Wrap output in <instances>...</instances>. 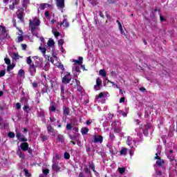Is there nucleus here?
<instances>
[{"mask_svg": "<svg viewBox=\"0 0 177 177\" xmlns=\"http://www.w3.org/2000/svg\"><path fill=\"white\" fill-rule=\"evenodd\" d=\"M41 24V21L38 17H34L32 20H30V28H31V32L35 37H38V32H39V25Z\"/></svg>", "mask_w": 177, "mask_h": 177, "instance_id": "nucleus-1", "label": "nucleus"}, {"mask_svg": "<svg viewBox=\"0 0 177 177\" xmlns=\"http://www.w3.org/2000/svg\"><path fill=\"white\" fill-rule=\"evenodd\" d=\"M22 7L27 9L28 5H30V0H21ZM20 3V0H10L9 8L11 10H13L17 5Z\"/></svg>", "mask_w": 177, "mask_h": 177, "instance_id": "nucleus-2", "label": "nucleus"}, {"mask_svg": "<svg viewBox=\"0 0 177 177\" xmlns=\"http://www.w3.org/2000/svg\"><path fill=\"white\" fill-rule=\"evenodd\" d=\"M53 17V19L50 21V24H51L53 34L54 35L55 38H57V37H59V35H60V32H59L57 31V29H56V28H55V27H53V24H56L57 28H59V26L60 23H59L57 21V19H56V18L55 17Z\"/></svg>", "mask_w": 177, "mask_h": 177, "instance_id": "nucleus-3", "label": "nucleus"}, {"mask_svg": "<svg viewBox=\"0 0 177 177\" xmlns=\"http://www.w3.org/2000/svg\"><path fill=\"white\" fill-rule=\"evenodd\" d=\"M156 153L155 159L156 160V165L158 167H162L164 165V160L160 158V156H161V146H158L156 149Z\"/></svg>", "mask_w": 177, "mask_h": 177, "instance_id": "nucleus-4", "label": "nucleus"}, {"mask_svg": "<svg viewBox=\"0 0 177 177\" xmlns=\"http://www.w3.org/2000/svg\"><path fill=\"white\" fill-rule=\"evenodd\" d=\"M39 50L41 52L44 57L46 58V60H48V62H50L51 63L54 64L53 60L52 59V57L50 56L47 55L46 53V45L42 44V43L40 44V46L39 47Z\"/></svg>", "mask_w": 177, "mask_h": 177, "instance_id": "nucleus-5", "label": "nucleus"}, {"mask_svg": "<svg viewBox=\"0 0 177 177\" xmlns=\"http://www.w3.org/2000/svg\"><path fill=\"white\" fill-rule=\"evenodd\" d=\"M71 74L68 72H65L62 77L63 84H69L70 81H71Z\"/></svg>", "mask_w": 177, "mask_h": 177, "instance_id": "nucleus-6", "label": "nucleus"}, {"mask_svg": "<svg viewBox=\"0 0 177 177\" xmlns=\"http://www.w3.org/2000/svg\"><path fill=\"white\" fill-rule=\"evenodd\" d=\"M53 56L54 57V59H55L56 60V63H55L54 62V66H56V67H58V68H61L62 70H64V66H63V64H62V63H60L59 62V58L57 57V56H56V54H55V53H53Z\"/></svg>", "mask_w": 177, "mask_h": 177, "instance_id": "nucleus-7", "label": "nucleus"}, {"mask_svg": "<svg viewBox=\"0 0 177 177\" xmlns=\"http://www.w3.org/2000/svg\"><path fill=\"white\" fill-rule=\"evenodd\" d=\"M127 143L128 146H129V147H131V149H133V147H136V142L130 136L127 137Z\"/></svg>", "mask_w": 177, "mask_h": 177, "instance_id": "nucleus-8", "label": "nucleus"}, {"mask_svg": "<svg viewBox=\"0 0 177 177\" xmlns=\"http://www.w3.org/2000/svg\"><path fill=\"white\" fill-rule=\"evenodd\" d=\"M61 95L64 99H68V97H70L72 94L68 91H66L64 92V88H63V86H61Z\"/></svg>", "mask_w": 177, "mask_h": 177, "instance_id": "nucleus-9", "label": "nucleus"}, {"mask_svg": "<svg viewBox=\"0 0 177 177\" xmlns=\"http://www.w3.org/2000/svg\"><path fill=\"white\" fill-rule=\"evenodd\" d=\"M140 129H142L144 135L147 136V135H149V131L150 130V124H144Z\"/></svg>", "mask_w": 177, "mask_h": 177, "instance_id": "nucleus-10", "label": "nucleus"}, {"mask_svg": "<svg viewBox=\"0 0 177 177\" xmlns=\"http://www.w3.org/2000/svg\"><path fill=\"white\" fill-rule=\"evenodd\" d=\"M174 153V151L170 150H166V154L167 156V158L170 160V161H173V164L176 163V165H177V162L176 160H174V156L172 155V153Z\"/></svg>", "mask_w": 177, "mask_h": 177, "instance_id": "nucleus-11", "label": "nucleus"}, {"mask_svg": "<svg viewBox=\"0 0 177 177\" xmlns=\"http://www.w3.org/2000/svg\"><path fill=\"white\" fill-rule=\"evenodd\" d=\"M56 5L58 9L63 12V8H64V0H56Z\"/></svg>", "mask_w": 177, "mask_h": 177, "instance_id": "nucleus-12", "label": "nucleus"}, {"mask_svg": "<svg viewBox=\"0 0 177 177\" xmlns=\"http://www.w3.org/2000/svg\"><path fill=\"white\" fill-rule=\"evenodd\" d=\"M0 34L1 38L3 39L8 36V33L6 32V29L4 26H0Z\"/></svg>", "mask_w": 177, "mask_h": 177, "instance_id": "nucleus-13", "label": "nucleus"}, {"mask_svg": "<svg viewBox=\"0 0 177 177\" xmlns=\"http://www.w3.org/2000/svg\"><path fill=\"white\" fill-rule=\"evenodd\" d=\"M47 131L48 133H49V135H51L52 136H56V134L57 133V131H55V129H53V128H52V126L50 125L47 126Z\"/></svg>", "mask_w": 177, "mask_h": 177, "instance_id": "nucleus-14", "label": "nucleus"}, {"mask_svg": "<svg viewBox=\"0 0 177 177\" xmlns=\"http://www.w3.org/2000/svg\"><path fill=\"white\" fill-rule=\"evenodd\" d=\"M82 60H84V58L82 57H79L78 60L71 59V62L74 63V66H81V64H82Z\"/></svg>", "mask_w": 177, "mask_h": 177, "instance_id": "nucleus-15", "label": "nucleus"}, {"mask_svg": "<svg viewBox=\"0 0 177 177\" xmlns=\"http://www.w3.org/2000/svg\"><path fill=\"white\" fill-rule=\"evenodd\" d=\"M100 86H102V79L98 77L96 80V84L94 86V89L95 91H99V89H100Z\"/></svg>", "mask_w": 177, "mask_h": 177, "instance_id": "nucleus-16", "label": "nucleus"}, {"mask_svg": "<svg viewBox=\"0 0 177 177\" xmlns=\"http://www.w3.org/2000/svg\"><path fill=\"white\" fill-rule=\"evenodd\" d=\"M62 26L64 27V28H68L70 27V24L67 21V19L64 18L63 21L59 23V26L62 27Z\"/></svg>", "mask_w": 177, "mask_h": 177, "instance_id": "nucleus-17", "label": "nucleus"}, {"mask_svg": "<svg viewBox=\"0 0 177 177\" xmlns=\"http://www.w3.org/2000/svg\"><path fill=\"white\" fill-rule=\"evenodd\" d=\"M81 71L80 70V66H77V65H75L73 66V74L75 75V76H77L78 75V74H80V72Z\"/></svg>", "mask_w": 177, "mask_h": 177, "instance_id": "nucleus-18", "label": "nucleus"}, {"mask_svg": "<svg viewBox=\"0 0 177 177\" xmlns=\"http://www.w3.org/2000/svg\"><path fill=\"white\" fill-rule=\"evenodd\" d=\"M94 142L95 143H102L103 142V136H94Z\"/></svg>", "mask_w": 177, "mask_h": 177, "instance_id": "nucleus-19", "label": "nucleus"}, {"mask_svg": "<svg viewBox=\"0 0 177 177\" xmlns=\"http://www.w3.org/2000/svg\"><path fill=\"white\" fill-rule=\"evenodd\" d=\"M17 138L21 142H27V138H24V136L21 133L17 132Z\"/></svg>", "mask_w": 177, "mask_h": 177, "instance_id": "nucleus-20", "label": "nucleus"}, {"mask_svg": "<svg viewBox=\"0 0 177 177\" xmlns=\"http://www.w3.org/2000/svg\"><path fill=\"white\" fill-rule=\"evenodd\" d=\"M50 6V4L48 3H41L40 4L39 8H38V12H42V10H45L46 8Z\"/></svg>", "mask_w": 177, "mask_h": 177, "instance_id": "nucleus-21", "label": "nucleus"}, {"mask_svg": "<svg viewBox=\"0 0 177 177\" xmlns=\"http://www.w3.org/2000/svg\"><path fill=\"white\" fill-rule=\"evenodd\" d=\"M17 16L19 19V20H21L23 19V16H24V10H18V11L17 12Z\"/></svg>", "mask_w": 177, "mask_h": 177, "instance_id": "nucleus-22", "label": "nucleus"}, {"mask_svg": "<svg viewBox=\"0 0 177 177\" xmlns=\"http://www.w3.org/2000/svg\"><path fill=\"white\" fill-rule=\"evenodd\" d=\"M109 96H110L109 95V93L107 92H103V93H100L99 95H98V99H106V97H109Z\"/></svg>", "mask_w": 177, "mask_h": 177, "instance_id": "nucleus-23", "label": "nucleus"}, {"mask_svg": "<svg viewBox=\"0 0 177 177\" xmlns=\"http://www.w3.org/2000/svg\"><path fill=\"white\" fill-rule=\"evenodd\" d=\"M17 42H23V31L19 29Z\"/></svg>", "mask_w": 177, "mask_h": 177, "instance_id": "nucleus-24", "label": "nucleus"}, {"mask_svg": "<svg viewBox=\"0 0 177 177\" xmlns=\"http://www.w3.org/2000/svg\"><path fill=\"white\" fill-rule=\"evenodd\" d=\"M21 149L24 151H27L28 150V144L27 142H24L21 144Z\"/></svg>", "mask_w": 177, "mask_h": 177, "instance_id": "nucleus-25", "label": "nucleus"}, {"mask_svg": "<svg viewBox=\"0 0 177 177\" xmlns=\"http://www.w3.org/2000/svg\"><path fill=\"white\" fill-rule=\"evenodd\" d=\"M64 115H70V108L67 106H63Z\"/></svg>", "mask_w": 177, "mask_h": 177, "instance_id": "nucleus-26", "label": "nucleus"}, {"mask_svg": "<svg viewBox=\"0 0 177 177\" xmlns=\"http://www.w3.org/2000/svg\"><path fill=\"white\" fill-rule=\"evenodd\" d=\"M29 72L31 74V75H34V74H35L36 70L34 64L30 66Z\"/></svg>", "mask_w": 177, "mask_h": 177, "instance_id": "nucleus-27", "label": "nucleus"}, {"mask_svg": "<svg viewBox=\"0 0 177 177\" xmlns=\"http://www.w3.org/2000/svg\"><path fill=\"white\" fill-rule=\"evenodd\" d=\"M47 45L50 48H53V46H55V41L52 39H49L47 42Z\"/></svg>", "mask_w": 177, "mask_h": 177, "instance_id": "nucleus-28", "label": "nucleus"}, {"mask_svg": "<svg viewBox=\"0 0 177 177\" xmlns=\"http://www.w3.org/2000/svg\"><path fill=\"white\" fill-rule=\"evenodd\" d=\"M88 132H89V129L88 127H82L81 129L82 135H86Z\"/></svg>", "mask_w": 177, "mask_h": 177, "instance_id": "nucleus-29", "label": "nucleus"}, {"mask_svg": "<svg viewBox=\"0 0 177 177\" xmlns=\"http://www.w3.org/2000/svg\"><path fill=\"white\" fill-rule=\"evenodd\" d=\"M38 37H37V38H39L40 41H41V44H42V45H45V39L44 38V37H41V35H39V32H36Z\"/></svg>", "mask_w": 177, "mask_h": 177, "instance_id": "nucleus-30", "label": "nucleus"}, {"mask_svg": "<svg viewBox=\"0 0 177 177\" xmlns=\"http://www.w3.org/2000/svg\"><path fill=\"white\" fill-rule=\"evenodd\" d=\"M117 23L119 26V30L121 34H123V35H125V32H124V30L122 29V25L121 24V22H120V21H117Z\"/></svg>", "mask_w": 177, "mask_h": 177, "instance_id": "nucleus-31", "label": "nucleus"}, {"mask_svg": "<svg viewBox=\"0 0 177 177\" xmlns=\"http://www.w3.org/2000/svg\"><path fill=\"white\" fill-rule=\"evenodd\" d=\"M111 120H113V114L109 113L107 118L104 120V122L107 123L109 121H111Z\"/></svg>", "mask_w": 177, "mask_h": 177, "instance_id": "nucleus-32", "label": "nucleus"}, {"mask_svg": "<svg viewBox=\"0 0 177 177\" xmlns=\"http://www.w3.org/2000/svg\"><path fill=\"white\" fill-rule=\"evenodd\" d=\"M24 74H25L24 70H23V69H20V70L18 71V77L24 78Z\"/></svg>", "mask_w": 177, "mask_h": 177, "instance_id": "nucleus-33", "label": "nucleus"}, {"mask_svg": "<svg viewBox=\"0 0 177 177\" xmlns=\"http://www.w3.org/2000/svg\"><path fill=\"white\" fill-rule=\"evenodd\" d=\"M44 16L47 18V19H50L52 17H55V14H51L50 15H49V12L46 11L44 13Z\"/></svg>", "mask_w": 177, "mask_h": 177, "instance_id": "nucleus-34", "label": "nucleus"}, {"mask_svg": "<svg viewBox=\"0 0 177 177\" xmlns=\"http://www.w3.org/2000/svg\"><path fill=\"white\" fill-rule=\"evenodd\" d=\"M53 169L55 172H57L58 171L60 170V167H59V166L57 165L54 163V164H53Z\"/></svg>", "mask_w": 177, "mask_h": 177, "instance_id": "nucleus-35", "label": "nucleus"}, {"mask_svg": "<svg viewBox=\"0 0 177 177\" xmlns=\"http://www.w3.org/2000/svg\"><path fill=\"white\" fill-rule=\"evenodd\" d=\"M50 67V64H49V62H46L44 67V70L45 71H48V70H49V68Z\"/></svg>", "mask_w": 177, "mask_h": 177, "instance_id": "nucleus-36", "label": "nucleus"}, {"mask_svg": "<svg viewBox=\"0 0 177 177\" xmlns=\"http://www.w3.org/2000/svg\"><path fill=\"white\" fill-rule=\"evenodd\" d=\"M99 73L100 75H102V77H106V75H107V73L103 69L100 70Z\"/></svg>", "mask_w": 177, "mask_h": 177, "instance_id": "nucleus-37", "label": "nucleus"}, {"mask_svg": "<svg viewBox=\"0 0 177 177\" xmlns=\"http://www.w3.org/2000/svg\"><path fill=\"white\" fill-rule=\"evenodd\" d=\"M17 154L19 156V158H24V155H23V153H21V150L18 149L17 151Z\"/></svg>", "mask_w": 177, "mask_h": 177, "instance_id": "nucleus-38", "label": "nucleus"}, {"mask_svg": "<svg viewBox=\"0 0 177 177\" xmlns=\"http://www.w3.org/2000/svg\"><path fill=\"white\" fill-rule=\"evenodd\" d=\"M16 65H15V64H9L8 66V68H7V71H10L11 70H13V68H15V66Z\"/></svg>", "mask_w": 177, "mask_h": 177, "instance_id": "nucleus-39", "label": "nucleus"}, {"mask_svg": "<svg viewBox=\"0 0 177 177\" xmlns=\"http://www.w3.org/2000/svg\"><path fill=\"white\" fill-rule=\"evenodd\" d=\"M125 168L124 167H119L118 168V171H119V174H124V172H125Z\"/></svg>", "mask_w": 177, "mask_h": 177, "instance_id": "nucleus-40", "label": "nucleus"}, {"mask_svg": "<svg viewBox=\"0 0 177 177\" xmlns=\"http://www.w3.org/2000/svg\"><path fill=\"white\" fill-rule=\"evenodd\" d=\"M32 62V60H31V57H27V59H26L27 64H29L30 66H32L31 65Z\"/></svg>", "mask_w": 177, "mask_h": 177, "instance_id": "nucleus-41", "label": "nucleus"}, {"mask_svg": "<svg viewBox=\"0 0 177 177\" xmlns=\"http://www.w3.org/2000/svg\"><path fill=\"white\" fill-rule=\"evenodd\" d=\"M127 154V149L124 148L120 151L121 156H125Z\"/></svg>", "mask_w": 177, "mask_h": 177, "instance_id": "nucleus-42", "label": "nucleus"}, {"mask_svg": "<svg viewBox=\"0 0 177 177\" xmlns=\"http://www.w3.org/2000/svg\"><path fill=\"white\" fill-rule=\"evenodd\" d=\"M64 157L66 160H68L70 158V153L65 152L64 153Z\"/></svg>", "mask_w": 177, "mask_h": 177, "instance_id": "nucleus-43", "label": "nucleus"}, {"mask_svg": "<svg viewBox=\"0 0 177 177\" xmlns=\"http://www.w3.org/2000/svg\"><path fill=\"white\" fill-rule=\"evenodd\" d=\"M72 129H73V126L71 125V124L68 123L66 124V129H67V131H71Z\"/></svg>", "mask_w": 177, "mask_h": 177, "instance_id": "nucleus-44", "label": "nucleus"}, {"mask_svg": "<svg viewBox=\"0 0 177 177\" xmlns=\"http://www.w3.org/2000/svg\"><path fill=\"white\" fill-rule=\"evenodd\" d=\"M64 44V40H63V39L58 40V45H59V46H63Z\"/></svg>", "mask_w": 177, "mask_h": 177, "instance_id": "nucleus-45", "label": "nucleus"}, {"mask_svg": "<svg viewBox=\"0 0 177 177\" xmlns=\"http://www.w3.org/2000/svg\"><path fill=\"white\" fill-rule=\"evenodd\" d=\"M4 61L6 64H8V65L10 64V59L9 58H5Z\"/></svg>", "mask_w": 177, "mask_h": 177, "instance_id": "nucleus-46", "label": "nucleus"}, {"mask_svg": "<svg viewBox=\"0 0 177 177\" xmlns=\"http://www.w3.org/2000/svg\"><path fill=\"white\" fill-rule=\"evenodd\" d=\"M50 121L51 122H59V120H56L55 118H50Z\"/></svg>", "mask_w": 177, "mask_h": 177, "instance_id": "nucleus-47", "label": "nucleus"}, {"mask_svg": "<svg viewBox=\"0 0 177 177\" xmlns=\"http://www.w3.org/2000/svg\"><path fill=\"white\" fill-rule=\"evenodd\" d=\"M57 139H58V140H59V142H63V136L59 134L57 136Z\"/></svg>", "mask_w": 177, "mask_h": 177, "instance_id": "nucleus-48", "label": "nucleus"}, {"mask_svg": "<svg viewBox=\"0 0 177 177\" xmlns=\"http://www.w3.org/2000/svg\"><path fill=\"white\" fill-rule=\"evenodd\" d=\"M114 132H115L116 133H120V132H121V129L115 127Z\"/></svg>", "mask_w": 177, "mask_h": 177, "instance_id": "nucleus-49", "label": "nucleus"}, {"mask_svg": "<svg viewBox=\"0 0 177 177\" xmlns=\"http://www.w3.org/2000/svg\"><path fill=\"white\" fill-rule=\"evenodd\" d=\"M43 174H44V175H48V174H49V170L48 169H43Z\"/></svg>", "mask_w": 177, "mask_h": 177, "instance_id": "nucleus-50", "label": "nucleus"}, {"mask_svg": "<svg viewBox=\"0 0 177 177\" xmlns=\"http://www.w3.org/2000/svg\"><path fill=\"white\" fill-rule=\"evenodd\" d=\"M8 135L9 138H15V133L13 132H9Z\"/></svg>", "mask_w": 177, "mask_h": 177, "instance_id": "nucleus-51", "label": "nucleus"}, {"mask_svg": "<svg viewBox=\"0 0 177 177\" xmlns=\"http://www.w3.org/2000/svg\"><path fill=\"white\" fill-rule=\"evenodd\" d=\"M50 111H55L56 110V107L55 106H51L49 108Z\"/></svg>", "mask_w": 177, "mask_h": 177, "instance_id": "nucleus-52", "label": "nucleus"}, {"mask_svg": "<svg viewBox=\"0 0 177 177\" xmlns=\"http://www.w3.org/2000/svg\"><path fill=\"white\" fill-rule=\"evenodd\" d=\"M24 171L25 172L26 176H28V177L30 176V173L28 172V170L24 169Z\"/></svg>", "mask_w": 177, "mask_h": 177, "instance_id": "nucleus-53", "label": "nucleus"}, {"mask_svg": "<svg viewBox=\"0 0 177 177\" xmlns=\"http://www.w3.org/2000/svg\"><path fill=\"white\" fill-rule=\"evenodd\" d=\"M21 48L24 50H26L27 49V45L26 44H21Z\"/></svg>", "mask_w": 177, "mask_h": 177, "instance_id": "nucleus-54", "label": "nucleus"}, {"mask_svg": "<svg viewBox=\"0 0 177 177\" xmlns=\"http://www.w3.org/2000/svg\"><path fill=\"white\" fill-rule=\"evenodd\" d=\"M32 87L33 88H38V83L37 82H33L32 83Z\"/></svg>", "mask_w": 177, "mask_h": 177, "instance_id": "nucleus-55", "label": "nucleus"}, {"mask_svg": "<svg viewBox=\"0 0 177 177\" xmlns=\"http://www.w3.org/2000/svg\"><path fill=\"white\" fill-rule=\"evenodd\" d=\"M125 102V97H121L120 99V103H124Z\"/></svg>", "mask_w": 177, "mask_h": 177, "instance_id": "nucleus-56", "label": "nucleus"}, {"mask_svg": "<svg viewBox=\"0 0 177 177\" xmlns=\"http://www.w3.org/2000/svg\"><path fill=\"white\" fill-rule=\"evenodd\" d=\"M5 75V71H0V77H3Z\"/></svg>", "mask_w": 177, "mask_h": 177, "instance_id": "nucleus-57", "label": "nucleus"}, {"mask_svg": "<svg viewBox=\"0 0 177 177\" xmlns=\"http://www.w3.org/2000/svg\"><path fill=\"white\" fill-rule=\"evenodd\" d=\"M84 171H85L86 174H89V172H91V171L89 170V169L88 167H85Z\"/></svg>", "mask_w": 177, "mask_h": 177, "instance_id": "nucleus-58", "label": "nucleus"}, {"mask_svg": "<svg viewBox=\"0 0 177 177\" xmlns=\"http://www.w3.org/2000/svg\"><path fill=\"white\" fill-rule=\"evenodd\" d=\"M23 109H24V111H27L28 110L29 107L27 105H24Z\"/></svg>", "mask_w": 177, "mask_h": 177, "instance_id": "nucleus-59", "label": "nucleus"}, {"mask_svg": "<svg viewBox=\"0 0 177 177\" xmlns=\"http://www.w3.org/2000/svg\"><path fill=\"white\" fill-rule=\"evenodd\" d=\"M90 168L95 172V165H91Z\"/></svg>", "mask_w": 177, "mask_h": 177, "instance_id": "nucleus-60", "label": "nucleus"}, {"mask_svg": "<svg viewBox=\"0 0 177 177\" xmlns=\"http://www.w3.org/2000/svg\"><path fill=\"white\" fill-rule=\"evenodd\" d=\"M21 107V105H20V103L18 102V103L16 104V108L17 109H20Z\"/></svg>", "mask_w": 177, "mask_h": 177, "instance_id": "nucleus-61", "label": "nucleus"}, {"mask_svg": "<svg viewBox=\"0 0 177 177\" xmlns=\"http://www.w3.org/2000/svg\"><path fill=\"white\" fill-rule=\"evenodd\" d=\"M55 158H56V160H59V158H60V154L56 153L55 154Z\"/></svg>", "mask_w": 177, "mask_h": 177, "instance_id": "nucleus-62", "label": "nucleus"}, {"mask_svg": "<svg viewBox=\"0 0 177 177\" xmlns=\"http://www.w3.org/2000/svg\"><path fill=\"white\" fill-rule=\"evenodd\" d=\"M75 82H76L77 86H80V85H81V83L80 82L79 80H75Z\"/></svg>", "mask_w": 177, "mask_h": 177, "instance_id": "nucleus-63", "label": "nucleus"}, {"mask_svg": "<svg viewBox=\"0 0 177 177\" xmlns=\"http://www.w3.org/2000/svg\"><path fill=\"white\" fill-rule=\"evenodd\" d=\"M13 59H19V55H17V54H14V55H13Z\"/></svg>", "mask_w": 177, "mask_h": 177, "instance_id": "nucleus-64", "label": "nucleus"}]
</instances>
